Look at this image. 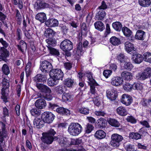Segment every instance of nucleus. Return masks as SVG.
Masks as SVG:
<instances>
[{
	"label": "nucleus",
	"mask_w": 151,
	"mask_h": 151,
	"mask_svg": "<svg viewBox=\"0 0 151 151\" xmlns=\"http://www.w3.org/2000/svg\"><path fill=\"white\" fill-rule=\"evenodd\" d=\"M56 132L53 129H50L47 132L42 133V137L41 138L42 141L47 145L51 144L54 139H57V137L54 136Z\"/></svg>",
	"instance_id": "1"
},
{
	"label": "nucleus",
	"mask_w": 151,
	"mask_h": 151,
	"mask_svg": "<svg viewBox=\"0 0 151 151\" xmlns=\"http://www.w3.org/2000/svg\"><path fill=\"white\" fill-rule=\"evenodd\" d=\"M82 127L78 123H71L69 125L68 131L71 135L73 136H77L81 132Z\"/></svg>",
	"instance_id": "2"
},
{
	"label": "nucleus",
	"mask_w": 151,
	"mask_h": 151,
	"mask_svg": "<svg viewBox=\"0 0 151 151\" xmlns=\"http://www.w3.org/2000/svg\"><path fill=\"white\" fill-rule=\"evenodd\" d=\"M111 146L117 148L121 144L123 138L122 135L115 133L111 135Z\"/></svg>",
	"instance_id": "3"
},
{
	"label": "nucleus",
	"mask_w": 151,
	"mask_h": 151,
	"mask_svg": "<svg viewBox=\"0 0 151 151\" xmlns=\"http://www.w3.org/2000/svg\"><path fill=\"white\" fill-rule=\"evenodd\" d=\"M2 83V88L1 89V98L4 102L6 103L8 101L7 97L8 96V93L6 91L9 86V81L5 78L3 80Z\"/></svg>",
	"instance_id": "4"
},
{
	"label": "nucleus",
	"mask_w": 151,
	"mask_h": 151,
	"mask_svg": "<svg viewBox=\"0 0 151 151\" xmlns=\"http://www.w3.org/2000/svg\"><path fill=\"white\" fill-rule=\"evenodd\" d=\"M60 47L64 51H69L73 48V44L70 40L65 39L60 43Z\"/></svg>",
	"instance_id": "5"
},
{
	"label": "nucleus",
	"mask_w": 151,
	"mask_h": 151,
	"mask_svg": "<svg viewBox=\"0 0 151 151\" xmlns=\"http://www.w3.org/2000/svg\"><path fill=\"white\" fill-rule=\"evenodd\" d=\"M40 69L43 73H50L53 69V67L51 63L47 60H45L42 62L40 64Z\"/></svg>",
	"instance_id": "6"
},
{
	"label": "nucleus",
	"mask_w": 151,
	"mask_h": 151,
	"mask_svg": "<svg viewBox=\"0 0 151 151\" xmlns=\"http://www.w3.org/2000/svg\"><path fill=\"white\" fill-rule=\"evenodd\" d=\"M89 84L90 86L91 93L93 96L92 97L94 99H95L97 96V94L96 92L95 86L98 85V83L96 82L93 79L91 76H89L88 77Z\"/></svg>",
	"instance_id": "7"
},
{
	"label": "nucleus",
	"mask_w": 151,
	"mask_h": 151,
	"mask_svg": "<svg viewBox=\"0 0 151 151\" xmlns=\"http://www.w3.org/2000/svg\"><path fill=\"white\" fill-rule=\"evenodd\" d=\"M0 126L1 129H0V142L3 143L5 141V139H8L7 132L6 129V124L2 122H0Z\"/></svg>",
	"instance_id": "8"
},
{
	"label": "nucleus",
	"mask_w": 151,
	"mask_h": 151,
	"mask_svg": "<svg viewBox=\"0 0 151 151\" xmlns=\"http://www.w3.org/2000/svg\"><path fill=\"white\" fill-rule=\"evenodd\" d=\"M55 116L51 112H45L41 115V119L44 122L49 124L52 123L54 119Z\"/></svg>",
	"instance_id": "9"
},
{
	"label": "nucleus",
	"mask_w": 151,
	"mask_h": 151,
	"mask_svg": "<svg viewBox=\"0 0 151 151\" xmlns=\"http://www.w3.org/2000/svg\"><path fill=\"white\" fill-rule=\"evenodd\" d=\"M50 76H53L54 79L57 80L60 79L62 80L64 74L60 69H52L50 72Z\"/></svg>",
	"instance_id": "10"
},
{
	"label": "nucleus",
	"mask_w": 151,
	"mask_h": 151,
	"mask_svg": "<svg viewBox=\"0 0 151 151\" xmlns=\"http://www.w3.org/2000/svg\"><path fill=\"white\" fill-rule=\"evenodd\" d=\"M151 76V68H147L142 73H138L136 76L137 78L139 79L145 80Z\"/></svg>",
	"instance_id": "11"
},
{
	"label": "nucleus",
	"mask_w": 151,
	"mask_h": 151,
	"mask_svg": "<svg viewBox=\"0 0 151 151\" xmlns=\"http://www.w3.org/2000/svg\"><path fill=\"white\" fill-rule=\"evenodd\" d=\"M121 101L123 104L128 106L130 105L132 102V99L130 95L124 94L122 96Z\"/></svg>",
	"instance_id": "12"
},
{
	"label": "nucleus",
	"mask_w": 151,
	"mask_h": 151,
	"mask_svg": "<svg viewBox=\"0 0 151 151\" xmlns=\"http://www.w3.org/2000/svg\"><path fill=\"white\" fill-rule=\"evenodd\" d=\"M49 4L41 0H37L35 3L34 7L36 10L41 9L48 7Z\"/></svg>",
	"instance_id": "13"
},
{
	"label": "nucleus",
	"mask_w": 151,
	"mask_h": 151,
	"mask_svg": "<svg viewBox=\"0 0 151 151\" xmlns=\"http://www.w3.org/2000/svg\"><path fill=\"white\" fill-rule=\"evenodd\" d=\"M124 45L125 49L128 53L131 54H134L136 52V49L132 43L129 42H127L124 43Z\"/></svg>",
	"instance_id": "14"
},
{
	"label": "nucleus",
	"mask_w": 151,
	"mask_h": 151,
	"mask_svg": "<svg viewBox=\"0 0 151 151\" xmlns=\"http://www.w3.org/2000/svg\"><path fill=\"white\" fill-rule=\"evenodd\" d=\"M106 93L107 97L111 101L115 100L117 96V91L114 89H108Z\"/></svg>",
	"instance_id": "15"
},
{
	"label": "nucleus",
	"mask_w": 151,
	"mask_h": 151,
	"mask_svg": "<svg viewBox=\"0 0 151 151\" xmlns=\"http://www.w3.org/2000/svg\"><path fill=\"white\" fill-rule=\"evenodd\" d=\"M36 87L42 93H50L51 90L47 86L41 83H37Z\"/></svg>",
	"instance_id": "16"
},
{
	"label": "nucleus",
	"mask_w": 151,
	"mask_h": 151,
	"mask_svg": "<svg viewBox=\"0 0 151 151\" xmlns=\"http://www.w3.org/2000/svg\"><path fill=\"white\" fill-rule=\"evenodd\" d=\"M54 91L58 96L63 95L65 91V86L62 85H58L54 88Z\"/></svg>",
	"instance_id": "17"
},
{
	"label": "nucleus",
	"mask_w": 151,
	"mask_h": 151,
	"mask_svg": "<svg viewBox=\"0 0 151 151\" xmlns=\"http://www.w3.org/2000/svg\"><path fill=\"white\" fill-rule=\"evenodd\" d=\"M45 25L49 27H55L58 26V21L56 19L53 18L48 19L45 22Z\"/></svg>",
	"instance_id": "18"
},
{
	"label": "nucleus",
	"mask_w": 151,
	"mask_h": 151,
	"mask_svg": "<svg viewBox=\"0 0 151 151\" xmlns=\"http://www.w3.org/2000/svg\"><path fill=\"white\" fill-rule=\"evenodd\" d=\"M123 81L120 77H115L113 78L111 80V83L114 86H118L123 84Z\"/></svg>",
	"instance_id": "19"
},
{
	"label": "nucleus",
	"mask_w": 151,
	"mask_h": 151,
	"mask_svg": "<svg viewBox=\"0 0 151 151\" xmlns=\"http://www.w3.org/2000/svg\"><path fill=\"white\" fill-rule=\"evenodd\" d=\"M9 55V51L4 47L0 48V59L4 60Z\"/></svg>",
	"instance_id": "20"
},
{
	"label": "nucleus",
	"mask_w": 151,
	"mask_h": 151,
	"mask_svg": "<svg viewBox=\"0 0 151 151\" xmlns=\"http://www.w3.org/2000/svg\"><path fill=\"white\" fill-rule=\"evenodd\" d=\"M36 107L39 109L44 108L46 105V103L44 99L41 98L37 100L35 103Z\"/></svg>",
	"instance_id": "21"
},
{
	"label": "nucleus",
	"mask_w": 151,
	"mask_h": 151,
	"mask_svg": "<svg viewBox=\"0 0 151 151\" xmlns=\"http://www.w3.org/2000/svg\"><path fill=\"white\" fill-rule=\"evenodd\" d=\"M132 60L136 64H139L143 61V58L142 55L137 53L132 54Z\"/></svg>",
	"instance_id": "22"
},
{
	"label": "nucleus",
	"mask_w": 151,
	"mask_h": 151,
	"mask_svg": "<svg viewBox=\"0 0 151 151\" xmlns=\"http://www.w3.org/2000/svg\"><path fill=\"white\" fill-rule=\"evenodd\" d=\"M107 122L106 120L103 118L98 119L96 123V126L99 129H102L106 126Z\"/></svg>",
	"instance_id": "23"
},
{
	"label": "nucleus",
	"mask_w": 151,
	"mask_h": 151,
	"mask_svg": "<svg viewBox=\"0 0 151 151\" xmlns=\"http://www.w3.org/2000/svg\"><path fill=\"white\" fill-rule=\"evenodd\" d=\"M18 49L22 53L24 54L27 48V45L26 43L23 40H21L19 42V44L17 45Z\"/></svg>",
	"instance_id": "24"
},
{
	"label": "nucleus",
	"mask_w": 151,
	"mask_h": 151,
	"mask_svg": "<svg viewBox=\"0 0 151 151\" xmlns=\"http://www.w3.org/2000/svg\"><path fill=\"white\" fill-rule=\"evenodd\" d=\"M35 19L41 23H44L46 21L47 17L46 14L44 12L39 13L35 16Z\"/></svg>",
	"instance_id": "25"
},
{
	"label": "nucleus",
	"mask_w": 151,
	"mask_h": 151,
	"mask_svg": "<svg viewBox=\"0 0 151 151\" xmlns=\"http://www.w3.org/2000/svg\"><path fill=\"white\" fill-rule=\"evenodd\" d=\"M45 41L47 44L46 46L48 48L55 46L57 44V41L54 38H48L45 40Z\"/></svg>",
	"instance_id": "26"
},
{
	"label": "nucleus",
	"mask_w": 151,
	"mask_h": 151,
	"mask_svg": "<svg viewBox=\"0 0 151 151\" xmlns=\"http://www.w3.org/2000/svg\"><path fill=\"white\" fill-rule=\"evenodd\" d=\"M47 78L45 75H42L40 74H37L34 78V81L36 82H44L46 81Z\"/></svg>",
	"instance_id": "27"
},
{
	"label": "nucleus",
	"mask_w": 151,
	"mask_h": 151,
	"mask_svg": "<svg viewBox=\"0 0 151 151\" xmlns=\"http://www.w3.org/2000/svg\"><path fill=\"white\" fill-rule=\"evenodd\" d=\"M50 93H44L45 94H43L41 93H38L37 94V97L35 98V99L39 98H43L47 101H50L52 99L53 97L52 96Z\"/></svg>",
	"instance_id": "28"
},
{
	"label": "nucleus",
	"mask_w": 151,
	"mask_h": 151,
	"mask_svg": "<svg viewBox=\"0 0 151 151\" xmlns=\"http://www.w3.org/2000/svg\"><path fill=\"white\" fill-rule=\"evenodd\" d=\"M94 136L97 139H102L106 136V133L102 130H98L95 133Z\"/></svg>",
	"instance_id": "29"
},
{
	"label": "nucleus",
	"mask_w": 151,
	"mask_h": 151,
	"mask_svg": "<svg viewBox=\"0 0 151 151\" xmlns=\"http://www.w3.org/2000/svg\"><path fill=\"white\" fill-rule=\"evenodd\" d=\"M55 34V32L51 28L46 29L44 32V35L48 38H52L54 37Z\"/></svg>",
	"instance_id": "30"
},
{
	"label": "nucleus",
	"mask_w": 151,
	"mask_h": 151,
	"mask_svg": "<svg viewBox=\"0 0 151 151\" xmlns=\"http://www.w3.org/2000/svg\"><path fill=\"white\" fill-rule=\"evenodd\" d=\"M40 118H35L33 121V125L35 127L40 128L43 127L44 121Z\"/></svg>",
	"instance_id": "31"
},
{
	"label": "nucleus",
	"mask_w": 151,
	"mask_h": 151,
	"mask_svg": "<svg viewBox=\"0 0 151 151\" xmlns=\"http://www.w3.org/2000/svg\"><path fill=\"white\" fill-rule=\"evenodd\" d=\"M56 112L62 115H69L70 114L69 110L63 107H59L58 109H56Z\"/></svg>",
	"instance_id": "32"
},
{
	"label": "nucleus",
	"mask_w": 151,
	"mask_h": 151,
	"mask_svg": "<svg viewBox=\"0 0 151 151\" xmlns=\"http://www.w3.org/2000/svg\"><path fill=\"white\" fill-rule=\"evenodd\" d=\"M117 113L119 115L124 116L128 114L127 109L124 107L120 106L118 107L116 109Z\"/></svg>",
	"instance_id": "33"
},
{
	"label": "nucleus",
	"mask_w": 151,
	"mask_h": 151,
	"mask_svg": "<svg viewBox=\"0 0 151 151\" xmlns=\"http://www.w3.org/2000/svg\"><path fill=\"white\" fill-rule=\"evenodd\" d=\"M74 83V80L71 78L65 79L63 81V84L68 87H72Z\"/></svg>",
	"instance_id": "34"
},
{
	"label": "nucleus",
	"mask_w": 151,
	"mask_h": 151,
	"mask_svg": "<svg viewBox=\"0 0 151 151\" xmlns=\"http://www.w3.org/2000/svg\"><path fill=\"white\" fill-rule=\"evenodd\" d=\"M145 34V32L141 30H139L136 32L135 36V38L139 40H144V36Z\"/></svg>",
	"instance_id": "35"
},
{
	"label": "nucleus",
	"mask_w": 151,
	"mask_h": 151,
	"mask_svg": "<svg viewBox=\"0 0 151 151\" xmlns=\"http://www.w3.org/2000/svg\"><path fill=\"white\" fill-rule=\"evenodd\" d=\"M73 99V96L70 93L65 92L62 96V100L63 101H70Z\"/></svg>",
	"instance_id": "36"
},
{
	"label": "nucleus",
	"mask_w": 151,
	"mask_h": 151,
	"mask_svg": "<svg viewBox=\"0 0 151 151\" xmlns=\"http://www.w3.org/2000/svg\"><path fill=\"white\" fill-rule=\"evenodd\" d=\"M94 25L95 28L100 31H102L105 29V26L103 23L101 21H98L96 22Z\"/></svg>",
	"instance_id": "37"
},
{
	"label": "nucleus",
	"mask_w": 151,
	"mask_h": 151,
	"mask_svg": "<svg viewBox=\"0 0 151 151\" xmlns=\"http://www.w3.org/2000/svg\"><path fill=\"white\" fill-rule=\"evenodd\" d=\"M112 26L115 30L118 32H120L123 28L122 24L119 22H113L112 24Z\"/></svg>",
	"instance_id": "38"
},
{
	"label": "nucleus",
	"mask_w": 151,
	"mask_h": 151,
	"mask_svg": "<svg viewBox=\"0 0 151 151\" xmlns=\"http://www.w3.org/2000/svg\"><path fill=\"white\" fill-rule=\"evenodd\" d=\"M109 124L113 127H119L120 125L119 122L115 119L110 118L108 120Z\"/></svg>",
	"instance_id": "39"
},
{
	"label": "nucleus",
	"mask_w": 151,
	"mask_h": 151,
	"mask_svg": "<svg viewBox=\"0 0 151 151\" xmlns=\"http://www.w3.org/2000/svg\"><path fill=\"white\" fill-rule=\"evenodd\" d=\"M121 76L125 80L127 81L131 80L132 77V75L130 72L126 71L122 72Z\"/></svg>",
	"instance_id": "40"
},
{
	"label": "nucleus",
	"mask_w": 151,
	"mask_h": 151,
	"mask_svg": "<svg viewBox=\"0 0 151 151\" xmlns=\"http://www.w3.org/2000/svg\"><path fill=\"white\" fill-rule=\"evenodd\" d=\"M106 15L105 12L103 10L99 11L96 14L95 17L98 20H102Z\"/></svg>",
	"instance_id": "41"
},
{
	"label": "nucleus",
	"mask_w": 151,
	"mask_h": 151,
	"mask_svg": "<svg viewBox=\"0 0 151 151\" xmlns=\"http://www.w3.org/2000/svg\"><path fill=\"white\" fill-rule=\"evenodd\" d=\"M110 41L114 45H118L121 43V41L119 38L115 36H113L110 38Z\"/></svg>",
	"instance_id": "42"
},
{
	"label": "nucleus",
	"mask_w": 151,
	"mask_h": 151,
	"mask_svg": "<svg viewBox=\"0 0 151 151\" xmlns=\"http://www.w3.org/2000/svg\"><path fill=\"white\" fill-rule=\"evenodd\" d=\"M130 139L137 140L141 139L142 137L139 132H131L129 134Z\"/></svg>",
	"instance_id": "43"
},
{
	"label": "nucleus",
	"mask_w": 151,
	"mask_h": 151,
	"mask_svg": "<svg viewBox=\"0 0 151 151\" xmlns=\"http://www.w3.org/2000/svg\"><path fill=\"white\" fill-rule=\"evenodd\" d=\"M58 142L61 147H63L69 145L68 141L65 138L60 137L59 138Z\"/></svg>",
	"instance_id": "44"
},
{
	"label": "nucleus",
	"mask_w": 151,
	"mask_h": 151,
	"mask_svg": "<svg viewBox=\"0 0 151 151\" xmlns=\"http://www.w3.org/2000/svg\"><path fill=\"white\" fill-rule=\"evenodd\" d=\"M78 112L84 115H87L89 114V109L87 108L82 107L78 108Z\"/></svg>",
	"instance_id": "45"
},
{
	"label": "nucleus",
	"mask_w": 151,
	"mask_h": 151,
	"mask_svg": "<svg viewBox=\"0 0 151 151\" xmlns=\"http://www.w3.org/2000/svg\"><path fill=\"white\" fill-rule=\"evenodd\" d=\"M116 59L120 63H124L125 61L126 57L124 54L121 53L116 56Z\"/></svg>",
	"instance_id": "46"
},
{
	"label": "nucleus",
	"mask_w": 151,
	"mask_h": 151,
	"mask_svg": "<svg viewBox=\"0 0 151 151\" xmlns=\"http://www.w3.org/2000/svg\"><path fill=\"white\" fill-rule=\"evenodd\" d=\"M140 5L143 7H147L150 5L151 1L150 0H139Z\"/></svg>",
	"instance_id": "47"
},
{
	"label": "nucleus",
	"mask_w": 151,
	"mask_h": 151,
	"mask_svg": "<svg viewBox=\"0 0 151 151\" xmlns=\"http://www.w3.org/2000/svg\"><path fill=\"white\" fill-rule=\"evenodd\" d=\"M37 107L34 108L30 110V113L32 115L37 116L40 114L41 111Z\"/></svg>",
	"instance_id": "48"
},
{
	"label": "nucleus",
	"mask_w": 151,
	"mask_h": 151,
	"mask_svg": "<svg viewBox=\"0 0 151 151\" xmlns=\"http://www.w3.org/2000/svg\"><path fill=\"white\" fill-rule=\"evenodd\" d=\"M122 31L124 35L126 37H129L132 34V31L126 27H123Z\"/></svg>",
	"instance_id": "49"
},
{
	"label": "nucleus",
	"mask_w": 151,
	"mask_h": 151,
	"mask_svg": "<svg viewBox=\"0 0 151 151\" xmlns=\"http://www.w3.org/2000/svg\"><path fill=\"white\" fill-rule=\"evenodd\" d=\"M93 126L91 124L88 123L85 128V132L86 133H90L94 129Z\"/></svg>",
	"instance_id": "50"
},
{
	"label": "nucleus",
	"mask_w": 151,
	"mask_h": 151,
	"mask_svg": "<svg viewBox=\"0 0 151 151\" xmlns=\"http://www.w3.org/2000/svg\"><path fill=\"white\" fill-rule=\"evenodd\" d=\"M51 78H49L47 80V84L49 86H53L57 84L56 81L57 80L54 79L53 76H51Z\"/></svg>",
	"instance_id": "51"
},
{
	"label": "nucleus",
	"mask_w": 151,
	"mask_h": 151,
	"mask_svg": "<svg viewBox=\"0 0 151 151\" xmlns=\"http://www.w3.org/2000/svg\"><path fill=\"white\" fill-rule=\"evenodd\" d=\"M124 89L127 91H130L132 89V85L129 82H126L123 85Z\"/></svg>",
	"instance_id": "52"
},
{
	"label": "nucleus",
	"mask_w": 151,
	"mask_h": 151,
	"mask_svg": "<svg viewBox=\"0 0 151 151\" xmlns=\"http://www.w3.org/2000/svg\"><path fill=\"white\" fill-rule=\"evenodd\" d=\"M48 49L51 55L57 56H58L60 55L59 51L56 49L52 47Z\"/></svg>",
	"instance_id": "53"
},
{
	"label": "nucleus",
	"mask_w": 151,
	"mask_h": 151,
	"mask_svg": "<svg viewBox=\"0 0 151 151\" xmlns=\"http://www.w3.org/2000/svg\"><path fill=\"white\" fill-rule=\"evenodd\" d=\"M84 51L85 50L83 49L82 47V43L78 42L76 49V53L81 54L84 52Z\"/></svg>",
	"instance_id": "54"
},
{
	"label": "nucleus",
	"mask_w": 151,
	"mask_h": 151,
	"mask_svg": "<svg viewBox=\"0 0 151 151\" xmlns=\"http://www.w3.org/2000/svg\"><path fill=\"white\" fill-rule=\"evenodd\" d=\"M2 70L3 72L6 75H8L9 73V67L6 64H4L2 68Z\"/></svg>",
	"instance_id": "55"
},
{
	"label": "nucleus",
	"mask_w": 151,
	"mask_h": 151,
	"mask_svg": "<svg viewBox=\"0 0 151 151\" xmlns=\"http://www.w3.org/2000/svg\"><path fill=\"white\" fill-rule=\"evenodd\" d=\"M143 55L145 61L151 63V53L146 52Z\"/></svg>",
	"instance_id": "56"
},
{
	"label": "nucleus",
	"mask_w": 151,
	"mask_h": 151,
	"mask_svg": "<svg viewBox=\"0 0 151 151\" xmlns=\"http://www.w3.org/2000/svg\"><path fill=\"white\" fill-rule=\"evenodd\" d=\"M124 67L127 70H131L133 68V66L131 62H126L124 63Z\"/></svg>",
	"instance_id": "57"
},
{
	"label": "nucleus",
	"mask_w": 151,
	"mask_h": 151,
	"mask_svg": "<svg viewBox=\"0 0 151 151\" xmlns=\"http://www.w3.org/2000/svg\"><path fill=\"white\" fill-rule=\"evenodd\" d=\"M82 139L81 138H79L76 139H73L71 140L70 144L72 145H79L81 143Z\"/></svg>",
	"instance_id": "58"
},
{
	"label": "nucleus",
	"mask_w": 151,
	"mask_h": 151,
	"mask_svg": "<svg viewBox=\"0 0 151 151\" xmlns=\"http://www.w3.org/2000/svg\"><path fill=\"white\" fill-rule=\"evenodd\" d=\"M143 88L142 85L139 83H135L132 85V89L137 90H141Z\"/></svg>",
	"instance_id": "59"
},
{
	"label": "nucleus",
	"mask_w": 151,
	"mask_h": 151,
	"mask_svg": "<svg viewBox=\"0 0 151 151\" xmlns=\"http://www.w3.org/2000/svg\"><path fill=\"white\" fill-rule=\"evenodd\" d=\"M24 31L26 37L28 39H31L32 38V30L29 29L28 30H26Z\"/></svg>",
	"instance_id": "60"
},
{
	"label": "nucleus",
	"mask_w": 151,
	"mask_h": 151,
	"mask_svg": "<svg viewBox=\"0 0 151 151\" xmlns=\"http://www.w3.org/2000/svg\"><path fill=\"white\" fill-rule=\"evenodd\" d=\"M138 132L141 137L145 136L147 133L146 129L145 127H143L140 129L138 131Z\"/></svg>",
	"instance_id": "61"
},
{
	"label": "nucleus",
	"mask_w": 151,
	"mask_h": 151,
	"mask_svg": "<svg viewBox=\"0 0 151 151\" xmlns=\"http://www.w3.org/2000/svg\"><path fill=\"white\" fill-rule=\"evenodd\" d=\"M3 114L4 115L3 117L4 118V119L3 121L6 122V120L5 117L6 116H9V110L6 107L3 108Z\"/></svg>",
	"instance_id": "62"
},
{
	"label": "nucleus",
	"mask_w": 151,
	"mask_h": 151,
	"mask_svg": "<svg viewBox=\"0 0 151 151\" xmlns=\"http://www.w3.org/2000/svg\"><path fill=\"white\" fill-rule=\"evenodd\" d=\"M94 114L97 116H104L106 114V113L102 110H99V111H95Z\"/></svg>",
	"instance_id": "63"
},
{
	"label": "nucleus",
	"mask_w": 151,
	"mask_h": 151,
	"mask_svg": "<svg viewBox=\"0 0 151 151\" xmlns=\"http://www.w3.org/2000/svg\"><path fill=\"white\" fill-rule=\"evenodd\" d=\"M128 122H130L132 123H135L136 122V119L132 116H128L126 119Z\"/></svg>",
	"instance_id": "64"
}]
</instances>
